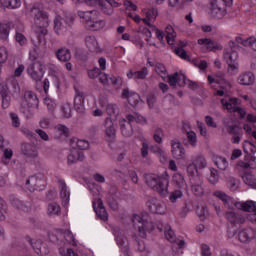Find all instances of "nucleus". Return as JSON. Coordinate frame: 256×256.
<instances>
[{
  "label": "nucleus",
  "instance_id": "obj_61",
  "mask_svg": "<svg viewBox=\"0 0 256 256\" xmlns=\"http://www.w3.org/2000/svg\"><path fill=\"white\" fill-rule=\"evenodd\" d=\"M187 173L189 176V179H192V177H200L197 173V166L194 163H191L187 166Z\"/></svg>",
  "mask_w": 256,
  "mask_h": 256
},
{
  "label": "nucleus",
  "instance_id": "obj_64",
  "mask_svg": "<svg viewBox=\"0 0 256 256\" xmlns=\"http://www.w3.org/2000/svg\"><path fill=\"white\" fill-rule=\"evenodd\" d=\"M243 148H244L245 153H249L248 149H250V153H253V154L256 153V146H254L251 143V141H245L244 144H243Z\"/></svg>",
  "mask_w": 256,
  "mask_h": 256
},
{
  "label": "nucleus",
  "instance_id": "obj_12",
  "mask_svg": "<svg viewBox=\"0 0 256 256\" xmlns=\"http://www.w3.org/2000/svg\"><path fill=\"white\" fill-rule=\"evenodd\" d=\"M27 73L35 81V83H39L41 79H43V65L40 62H35L30 64L27 68Z\"/></svg>",
  "mask_w": 256,
  "mask_h": 256
},
{
  "label": "nucleus",
  "instance_id": "obj_39",
  "mask_svg": "<svg viewBox=\"0 0 256 256\" xmlns=\"http://www.w3.org/2000/svg\"><path fill=\"white\" fill-rule=\"evenodd\" d=\"M85 42L86 47L89 49V51H99V42H97V38H95V36L86 37Z\"/></svg>",
  "mask_w": 256,
  "mask_h": 256
},
{
  "label": "nucleus",
  "instance_id": "obj_51",
  "mask_svg": "<svg viewBox=\"0 0 256 256\" xmlns=\"http://www.w3.org/2000/svg\"><path fill=\"white\" fill-rule=\"evenodd\" d=\"M1 97L2 109H9V107H11V95H9V92H7V90H2Z\"/></svg>",
  "mask_w": 256,
  "mask_h": 256
},
{
  "label": "nucleus",
  "instance_id": "obj_8",
  "mask_svg": "<svg viewBox=\"0 0 256 256\" xmlns=\"http://www.w3.org/2000/svg\"><path fill=\"white\" fill-rule=\"evenodd\" d=\"M83 3L93 6L94 3H99L102 6V11L106 15L113 14V7H119V2L116 0H82Z\"/></svg>",
  "mask_w": 256,
  "mask_h": 256
},
{
  "label": "nucleus",
  "instance_id": "obj_42",
  "mask_svg": "<svg viewBox=\"0 0 256 256\" xmlns=\"http://www.w3.org/2000/svg\"><path fill=\"white\" fill-rule=\"evenodd\" d=\"M184 144L190 147H197V134L194 131H186V141H184Z\"/></svg>",
  "mask_w": 256,
  "mask_h": 256
},
{
  "label": "nucleus",
  "instance_id": "obj_5",
  "mask_svg": "<svg viewBox=\"0 0 256 256\" xmlns=\"http://www.w3.org/2000/svg\"><path fill=\"white\" fill-rule=\"evenodd\" d=\"M227 3H233V0L211 1V15L214 19H223L227 15Z\"/></svg>",
  "mask_w": 256,
  "mask_h": 256
},
{
  "label": "nucleus",
  "instance_id": "obj_56",
  "mask_svg": "<svg viewBox=\"0 0 256 256\" xmlns=\"http://www.w3.org/2000/svg\"><path fill=\"white\" fill-rule=\"evenodd\" d=\"M55 131L61 137H68L69 136V128L63 124H58L55 126Z\"/></svg>",
  "mask_w": 256,
  "mask_h": 256
},
{
  "label": "nucleus",
  "instance_id": "obj_50",
  "mask_svg": "<svg viewBox=\"0 0 256 256\" xmlns=\"http://www.w3.org/2000/svg\"><path fill=\"white\" fill-rule=\"evenodd\" d=\"M10 32L11 27L8 24L0 23V39L7 41V39H9Z\"/></svg>",
  "mask_w": 256,
  "mask_h": 256
},
{
  "label": "nucleus",
  "instance_id": "obj_29",
  "mask_svg": "<svg viewBox=\"0 0 256 256\" xmlns=\"http://www.w3.org/2000/svg\"><path fill=\"white\" fill-rule=\"evenodd\" d=\"M147 207L151 211V213H157L158 215H165V209L163 208V205H161V202L158 200L152 199L147 202Z\"/></svg>",
  "mask_w": 256,
  "mask_h": 256
},
{
  "label": "nucleus",
  "instance_id": "obj_20",
  "mask_svg": "<svg viewBox=\"0 0 256 256\" xmlns=\"http://www.w3.org/2000/svg\"><path fill=\"white\" fill-rule=\"evenodd\" d=\"M85 160V154L81 150H77L74 148L70 151L67 157V164L68 165H75V163H79V161Z\"/></svg>",
  "mask_w": 256,
  "mask_h": 256
},
{
  "label": "nucleus",
  "instance_id": "obj_48",
  "mask_svg": "<svg viewBox=\"0 0 256 256\" xmlns=\"http://www.w3.org/2000/svg\"><path fill=\"white\" fill-rule=\"evenodd\" d=\"M21 31H23V25L20 26V30L16 29L15 40L21 47H24L27 45V38Z\"/></svg>",
  "mask_w": 256,
  "mask_h": 256
},
{
  "label": "nucleus",
  "instance_id": "obj_37",
  "mask_svg": "<svg viewBox=\"0 0 256 256\" xmlns=\"http://www.w3.org/2000/svg\"><path fill=\"white\" fill-rule=\"evenodd\" d=\"M117 245L121 248V251L125 253L126 256H129V242L125 236L116 237Z\"/></svg>",
  "mask_w": 256,
  "mask_h": 256
},
{
  "label": "nucleus",
  "instance_id": "obj_3",
  "mask_svg": "<svg viewBox=\"0 0 256 256\" xmlns=\"http://www.w3.org/2000/svg\"><path fill=\"white\" fill-rule=\"evenodd\" d=\"M132 223L136 229H138V234L142 239L147 237V233L155 230V225L151 220H143L140 215L134 214L132 217Z\"/></svg>",
  "mask_w": 256,
  "mask_h": 256
},
{
  "label": "nucleus",
  "instance_id": "obj_21",
  "mask_svg": "<svg viewBox=\"0 0 256 256\" xmlns=\"http://www.w3.org/2000/svg\"><path fill=\"white\" fill-rule=\"evenodd\" d=\"M122 97L123 99H127L129 105L132 107H137L139 101H141V96L136 92L129 91V89H124L122 91Z\"/></svg>",
  "mask_w": 256,
  "mask_h": 256
},
{
  "label": "nucleus",
  "instance_id": "obj_2",
  "mask_svg": "<svg viewBox=\"0 0 256 256\" xmlns=\"http://www.w3.org/2000/svg\"><path fill=\"white\" fill-rule=\"evenodd\" d=\"M166 176H158L156 174H148L145 176L146 185L157 191L161 197L169 195V175L165 172Z\"/></svg>",
  "mask_w": 256,
  "mask_h": 256
},
{
  "label": "nucleus",
  "instance_id": "obj_62",
  "mask_svg": "<svg viewBox=\"0 0 256 256\" xmlns=\"http://www.w3.org/2000/svg\"><path fill=\"white\" fill-rule=\"evenodd\" d=\"M216 79H218L219 83L218 85H229V81H227L225 72H217L215 74Z\"/></svg>",
  "mask_w": 256,
  "mask_h": 256
},
{
  "label": "nucleus",
  "instance_id": "obj_60",
  "mask_svg": "<svg viewBox=\"0 0 256 256\" xmlns=\"http://www.w3.org/2000/svg\"><path fill=\"white\" fill-rule=\"evenodd\" d=\"M210 183L212 185H215L219 181V172L215 168H210V177H209Z\"/></svg>",
  "mask_w": 256,
  "mask_h": 256
},
{
  "label": "nucleus",
  "instance_id": "obj_28",
  "mask_svg": "<svg viewBox=\"0 0 256 256\" xmlns=\"http://www.w3.org/2000/svg\"><path fill=\"white\" fill-rule=\"evenodd\" d=\"M58 185H59V189H60V196L62 199V204L64 205V207H66V205H69V197L71 194L67 190V184L65 183V181L59 180Z\"/></svg>",
  "mask_w": 256,
  "mask_h": 256
},
{
  "label": "nucleus",
  "instance_id": "obj_52",
  "mask_svg": "<svg viewBox=\"0 0 256 256\" xmlns=\"http://www.w3.org/2000/svg\"><path fill=\"white\" fill-rule=\"evenodd\" d=\"M35 108H30L26 104H21L20 111L25 115L26 119H33L35 115Z\"/></svg>",
  "mask_w": 256,
  "mask_h": 256
},
{
  "label": "nucleus",
  "instance_id": "obj_44",
  "mask_svg": "<svg viewBox=\"0 0 256 256\" xmlns=\"http://www.w3.org/2000/svg\"><path fill=\"white\" fill-rule=\"evenodd\" d=\"M213 162L221 171H225V169L229 167V162H227V159L221 156H214Z\"/></svg>",
  "mask_w": 256,
  "mask_h": 256
},
{
  "label": "nucleus",
  "instance_id": "obj_58",
  "mask_svg": "<svg viewBox=\"0 0 256 256\" xmlns=\"http://www.w3.org/2000/svg\"><path fill=\"white\" fill-rule=\"evenodd\" d=\"M181 197H183V192L181 190H175L170 193L169 201L170 203H177V200L181 199Z\"/></svg>",
  "mask_w": 256,
  "mask_h": 256
},
{
  "label": "nucleus",
  "instance_id": "obj_32",
  "mask_svg": "<svg viewBox=\"0 0 256 256\" xmlns=\"http://www.w3.org/2000/svg\"><path fill=\"white\" fill-rule=\"evenodd\" d=\"M238 209H241V211H246L247 213H254L256 215V202L253 200L240 202V204H238Z\"/></svg>",
  "mask_w": 256,
  "mask_h": 256
},
{
  "label": "nucleus",
  "instance_id": "obj_53",
  "mask_svg": "<svg viewBox=\"0 0 256 256\" xmlns=\"http://www.w3.org/2000/svg\"><path fill=\"white\" fill-rule=\"evenodd\" d=\"M106 113L109 117H117L119 115V108L117 104L109 103L106 105Z\"/></svg>",
  "mask_w": 256,
  "mask_h": 256
},
{
  "label": "nucleus",
  "instance_id": "obj_30",
  "mask_svg": "<svg viewBox=\"0 0 256 256\" xmlns=\"http://www.w3.org/2000/svg\"><path fill=\"white\" fill-rule=\"evenodd\" d=\"M198 45H205L208 51L221 50L223 47L221 45L215 44V41L209 38L198 39Z\"/></svg>",
  "mask_w": 256,
  "mask_h": 256
},
{
  "label": "nucleus",
  "instance_id": "obj_43",
  "mask_svg": "<svg viewBox=\"0 0 256 256\" xmlns=\"http://www.w3.org/2000/svg\"><path fill=\"white\" fill-rule=\"evenodd\" d=\"M47 214L50 217H56V215H61V206H59V204H57L56 202L48 204Z\"/></svg>",
  "mask_w": 256,
  "mask_h": 256
},
{
  "label": "nucleus",
  "instance_id": "obj_6",
  "mask_svg": "<svg viewBox=\"0 0 256 256\" xmlns=\"http://www.w3.org/2000/svg\"><path fill=\"white\" fill-rule=\"evenodd\" d=\"M28 191H43L45 189V175L38 173L29 177L25 184Z\"/></svg>",
  "mask_w": 256,
  "mask_h": 256
},
{
  "label": "nucleus",
  "instance_id": "obj_35",
  "mask_svg": "<svg viewBox=\"0 0 256 256\" xmlns=\"http://www.w3.org/2000/svg\"><path fill=\"white\" fill-rule=\"evenodd\" d=\"M120 129L123 137H131L133 135V126L127 120H120Z\"/></svg>",
  "mask_w": 256,
  "mask_h": 256
},
{
  "label": "nucleus",
  "instance_id": "obj_57",
  "mask_svg": "<svg viewBox=\"0 0 256 256\" xmlns=\"http://www.w3.org/2000/svg\"><path fill=\"white\" fill-rule=\"evenodd\" d=\"M141 141L142 147L140 149V153L143 159H147V156L149 155V144L145 141V138H141Z\"/></svg>",
  "mask_w": 256,
  "mask_h": 256
},
{
  "label": "nucleus",
  "instance_id": "obj_34",
  "mask_svg": "<svg viewBox=\"0 0 256 256\" xmlns=\"http://www.w3.org/2000/svg\"><path fill=\"white\" fill-rule=\"evenodd\" d=\"M11 89L14 93H19V82L15 76H11L6 80V89H4V91L9 92Z\"/></svg>",
  "mask_w": 256,
  "mask_h": 256
},
{
  "label": "nucleus",
  "instance_id": "obj_41",
  "mask_svg": "<svg viewBox=\"0 0 256 256\" xmlns=\"http://www.w3.org/2000/svg\"><path fill=\"white\" fill-rule=\"evenodd\" d=\"M10 203L12 207H16V209H19L20 211H24V212L29 211V207H27L25 203H23L21 200H19L15 196H10Z\"/></svg>",
  "mask_w": 256,
  "mask_h": 256
},
{
  "label": "nucleus",
  "instance_id": "obj_54",
  "mask_svg": "<svg viewBox=\"0 0 256 256\" xmlns=\"http://www.w3.org/2000/svg\"><path fill=\"white\" fill-rule=\"evenodd\" d=\"M192 163L196 165V168L198 169H205V167H207V160H205V157L201 155L196 156Z\"/></svg>",
  "mask_w": 256,
  "mask_h": 256
},
{
  "label": "nucleus",
  "instance_id": "obj_11",
  "mask_svg": "<svg viewBox=\"0 0 256 256\" xmlns=\"http://www.w3.org/2000/svg\"><path fill=\"white\" fill-rule=\"evenodd\" d=\"M214 197H217V199H220L221 202H223L224 207L226 209H239V206L241 202L235 201L231 196L227 195L223 191H215L213 192Z\"/></svg>",
  "mask_w": 256,
  "mask_h": 256
},
{
  "label": "nucleus",
  "instance_id": "obj_9",
  "mask_svg": "<svg viewBox=\"0 0 256 256\" xmlns=\"http://www.w3.org/2000/svg\"><path fill=\"white\" fill-rule=\"evenodd\" d=\"M26 241L29 243L30 247L37 253L39 256L49 255V247L41 239H33L31 236H26Z\"/></svg>",
  "mask_w": 256,
  "mask_h": 256
},
{
  "label": "nucleus",
  "instance_id": "obj_27",
  "mask_svg": "<svg viewBox=\"0 0 256 256\" xmlns=\"http://www.w3.org/2000/svg\"><path fill=\"white\" fill-rule=\"evenodd\" d=\"M224 127L229 135H239V126L235 124V121L231 117H226L223 120Z\"/></svg>",
  "mask_w": 256,
  "mask_h": 256
},
{
  "label": "nucleus",
  "instance_id": "obj_19",
  "mask_svg": "<svg viewBox=\"0 0 256 256\" xmlns=\"http://www.w3.org/2000/svg\"><path fill=\"white\" fill-rule=\"evenodd\" d=\"M143 13L146 15V18L142 19L143 23L148 27H151V29H155V26L152 25L151 23H155V20L157 19V15H159V13L157 12V9L155 8L144 9Z\"/></svg>",
  "mask_w": 256,
  "mask_h": 256
},
{
  "label": "nucleus",
  "instance_id": "obj_22",
  "mask_svg": "<svg viewBox=\"0 0 256 256\" xmlns=\"http://www.w3.org/2000/svg\"><path fill=\"white\" fill-rule=\"evenodd\" d=\"M98 15L99 13L97 10L78 11V16L85 23V27H87L92 21H95V18L98 17Z\"/></svg>",
  "mask_w": 256,
  "mask_h": 256
},
{
  "label": "nucleus",
  "instance_id": "obj_10",
  "mask_svg": "<svg viewBox=\"0 0 256 256\" xmlns=\"http://www.w3.org/2000/svg\"><path fill=\"white\" fill-rule=\"evenodd\" d=\"M104 139L107 143H114L115 139H117V128L115 127V121L110 117L105 119L104 122Z\"/></svg>",
  "mask_w": 256,
  "mask_h": 256
},
{
  "label": "nucleus",
  "instance_id": "obj_15",
  "mask_svg": "<svg viewBox=\"0 0 256 256\" xmlns=\"http://www.w3.org/2000/svg\"><path fill=\"white\" fill-rule=\"evenodd\" d=\"M171 152L174 159L183 160L186 157L185 148L181 145L178 140L171 141Z\"/></svg>",
  "mask_w": 256,
  "mask_h": 256
},
{
  "label": "nucleus",
  "instance_id": "obj_59",
  "mask_svg": "<svg viewBox=\"0 0 256 256\" xmlns=\"http://www.w3.org/2000/svg\"><path fill=\"white\" fill-rule=\"evenodd\" d=\"M227 74L230 76H234L237 75V73H239V63H235V64H227Z\"/></svg>",
  "mask_w": 256,
  "mask_h": 256
},
{
  "label": "nucleus",
  "instance_id": "obj_26",
  "mask_svg": "<svg viewBox=\"0 0 256 256\" xmlns=\"http://www.w3.org/2000/svg\"><path fill=\"white\" fill-rule=\"evenodd\" d=\"M225 219H227V221L233 225H243V223H245V217L233 211L226 212Z\"/></svg>",
  "mask_w": 256,
  "mask_h": 256
},
{
  "label": "nucleus",
  "instance_id": "obj_46",
  "mask_svg": "<svg viewBox=\"0 0 256 256\" xmlns=\"http://www.w3.org/2000/svg\"><path fill=\"white\" fill-rule=\"evenodd\" d=\"M21 0H3V11L5 9H19Z\"/></svg>",
  "mask_w": 256,
  "mask_h": 256
},
{
  "label": "nucleus",
  "instance_id": "obj_16",
  "mask_svg": "<svg viewBox=\"0 0 256 256\" xmlns=\"http://www.w3.org/2000/svg\"><path fill=\"white\" fill-rule=\"evenodd\" d=\"M168 83L171 87H185L187 85V76L184 74L174 73L168 76Z\"/></svg>",
  "mask_w": 256,
  "mask_h": 256
},
{
  "label": "nucleus",
  "instance_id": "obj_31",
  "mask_svg": "<svg viewBox=\"0 0 256 256\" xmlns=\"http://www.w3.org/2000/svg\"><path fill=\"white\" fill-rule=\"evenodd\" d=\"M149 75V70L147 69V67H143L140 71H129L127 73V77L128 79H134L135 81H137V79H146L147 76Z\"/></svg>",
  "mask_w": 256,
  "mask_h": 256
},
{
  "label": "nucleus",
  "instance_id": "obj_40",
  "mask_svg": "<svg viewBox=\"0 0 256 256\" xmlns=\"http://www.w3.org/2000/svg\"><path fill=\"white\" fill-rule=\"evenodd\" d=\"M242 181L248 185L249 187H252V189L255 188L256 185V178L255 175H253L250 172H245L244 174L241 175Z\"/></svg>",
  "mask_w": 256,
  "mask_h": 256
},
{
  "label": "nucleus",
  "instance_id": "obj_14",
  "mask_svg": "<svg viewBox=\"0 0 256 256\" xmlns=\"http://www.w3.org/2000/svg\"><path fill=\"white\" fill-rule=\"evenodd\" d=\"M22 105H26L30 109H38L39 107V99L37 98V94L31 90H27L24 93V102Z\"/></svg>",
  "mask_w": 256,
  "mask_h": 256
},
{
  "label": "nucleus",
  "instance_id": "obj_47",
  "mask_svg": "<svg viewBox=\"0 0 256 256\" xmlns=\"http://www.w3.org/2000/svg\"><path fill=\"white\" fill-rule=\"evenodd\" d=\"M173 183L174 185L178 186L179 189H185V187H187V182H185V178L179 173L173 175Z\"/></svg>",
  "mask_w": 256,
  "mask_h": 256
},
{
  "label": "nucleus",
  "instance_id": "obj_38",
  "mask_svg": "<svg viewBox=\"0 0 256 256\" xmlns=\"http://www.w3.org/2000/svg\"><path fill=\"white\" fill-rule=\"evenodd\" d=\"M103 27H105V21L98 19L96 16L92 22H89L86 29H89V31H99L100 29H103Z\"/></svg>",
  "mask_w": 256,
  "mask_h": 256
},
{
  "label": "nucleus",
  "instance_id": "obj_36",
  "mask_svg": "<svg viewBox=\"0 0 256 256\" xmlns=\"http://www.w3.org/2000/svg\"><path fill=\"white\" fill-rule=\"evenodd\" d=\"M126 119L128 120V123H141V125H147V119L137 112L128 114Z\"/></svg>",
  "mask_w": 256,
  "mask_h": 256
},
{
  "label": "nucleus",
  "instance_id": "obj_63",
  "mask_svg": "<svg viewBox=\"0 0 256 256\" xmlns=\"http://www.w3.org/2000/svg\"><path fill=\"white\" fill-rule=\"evenodd\" d=\"M59 253H60L61 256H79L71 248H60Z\"/></svg>",
  "mask_w": 256,
  "mask_h": 256
},
{
  "label": "nucleus",
  "instance_id": "obj_55",
  "mask_svg": "<svg viewBox=\"0 0 256 256\" xmlns=\"http://www.w3.org/2000/svg\"><path fill=\"white\" fill-rule=\"evenodd\" d=\"M155 72L157 75H159L162 79H165L167 77V68H165V65L161 63L155 64Z\"/></svg>",
  "mask_w": 256,
  "mask_h": 256
},
{
  "label": "nucleus",
  "instance_id": "obj_17",
  "mask_svg": "<svg viewBox=\"0 0 256 256\" xmlns=\"http://www.w3.org/2000/svg\"><path fill=\"white\" fill-rule=\"evenodd\" d=\"M93 209H94L97 217H99V219H101V221H107V219H109L107 210H105V206H103V200H101L99 198L94 200L93 201Z\"/></svg>",
  "mask_w": 256,
  "mask_h": 256
},
{
  "label": "nucleus",
  "instance_id": "obj_18",
  "mask_svg": "<svg viewBox=\"0 0 256 256\" xmlns=\"http://www.w3.org/2000/svg\"><path fill=\"white\" fill-rule=\"evenodd\" d=\"M21 151L23 155H25V157H28V159H37V157H39V151L37 150V146L33 144H22Z\"/></svg>",
  "mask_w": 256,
  "mask_h": 256
},
{
  "label": "nucleus",
  "instance_id": "obj_7",
  "mask_svg": "<svg viewBox=\"0 0 256 256\" xmlns=\"http://www.w3.org/2000/svg\"><path fill=\"white\" fill-rule=\"evenodd\" d=\"M73 25V17H57L54 20V30L57 35H65Z\"/></svg>",
  "mask_w": 256,
  "mask_h": 256
},
{
  "label": "nucleus",
  "instance_id": "obj_33",
  "mask_svg": "<svg viewBox=\"0 0 256 256\" xmlns=\"http://www.w3.org/2000/svg\"><path fill=\"white\" fill-rule=\"evenodd\" d=\"M70 145L73 149H77L78 151H85L89 148V142L87 140H80L77 138L71 139Z\"/></svg>",
  "mask_w": 256,
  "mask_h": 256
},
{
  "label": "nucleus",
  "instance_id": "obj_1",
  "mask_svg": "<svg viewBox=\"0 0 256 256\" xmlns=\"http://www.w3.org/2000/svg\"><path fill=\"white\" fill-rule=\"evenodd\" d=\"M30 15L33 17L34 24L38 27V30L36 31L37 42H34V51L35 53H39V51H43L45 45H47L45 35L49 33L47 27L49 26V23H51V20L49 19V13L35 6L30 9Z\"/></svg>",
  "mask_w": 256,
  "mask_h": 256
},
{
  "label": "nucleus",
  "instance_id": "obj_13",
  "mask_svg": "<svg viewBox=\"0 0 256 256\" xmlns=\"http://www.w3.org/2000/svg\"><path fill=\"white\" fill-rule=\"evenodd\" d=\"M191 191L195 197H203L205 195V188L203 187V178L201 176H194L190 178Z\"/></svg>",
  "mask_w": 256,
  "mask_h": 256
},
{
  "label": "nucleus",
  "instance_id": "obj_24",
  "mask_svg": "<svg viewBox=\"0 0 256 256\" xmlns=\"http://www.w3.org/2000/svg\"><path fill=\"white\" fill-rule=\"evenodd\" d=\"M55 57L61 63H68L71 59V50L67 47H60L55 51Z\"/></svg>",
  "mask_w": 256,
  "mask_h": 256
},
{
  "label": "nucleus",
  "instance_id": "obj_49",
  "mask_svg": "<svg viewBox=\"0 0 256 256\" xmlns=\"http://www.w3.org/2000/svg\"><path fill=\"white\" fill-rule=\"evenodd\" d=\"M238 58H239V54H237V51H235V50H232L230 52H226L224 54V59H226L227 64L239 63V62H237Z\"/></svg>",
  "mask_w": 256,
  "mask_h": 256
},
{
  "label": "nucleus",
  "instance_id": "obj_45",
  "mask_svg": "<svg viewBox=\"0 0 256 256\" xmlns=\"http://www.w3.org/2000/svg\"><path fill=\"white\" fill-rule=\"evenodd\" d=\"M165 33L168 45H173L175 43V37H177V33L173 30V26L168 25L165 29Z\"/></svg>",
  "mask_w": 256,
  "mask_h": 256
},
{
  "label": "nucleus",
  "instance_id": "obj_23",
  "mask_svg": "<svg viewBox=\"0 0 256 256\" xmlns=\"http://www.w3.org/2000/svg\"><path fill=\"white\" fill-rule=\"evenodd\" d=\"M239 85L249 86L255 83V74L252 72H243L237 78Z\"/></svg>",
  "mask_w": 256,
  "mask_h": 256
},
{
  "label": "nucleus",
  "instance_id": "obj_25",
  "mask_svg": "<svg viewBox=\"0 0 256 256\" xmlns=\"http://www.w3.org/2000/svg\"><path fill=\"white\" fill-rule=\"evenodd\" d=\"M238 239L241 243H249L255 239V230L252 228L242 229L238 234Z\"/></svg>",
  "mask_w": 256,
  "mask_h": 256
},
{
  "label": "nucleus",
  "instance_id": "obj_4",
  "mask_svg": "<svg viewBox=\"0 0 256 256\" xmlns=\"http://www.w3.org/2000/svg\"><path fill=\"white\" fill-rule=\"evenodd\" d=\"M221 105L223 106V109H227L229 113L239 114L241 119H245V115H247L245 109L240 107L241 100H239L238 98L231 97L228 100L222 98Z\"/></svg>",
  "mask_w": 256,
  "mask_h": 256
}]
</instances>
